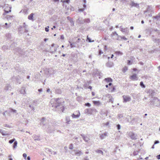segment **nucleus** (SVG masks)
<instances>
[{
	"instance_id": "f257e3e1",
	"label": "nucleus",
	"mask_w": 160,
	"mask_h": 160,
	"mask_svg": "<svg viewBox=\"0 0 160 160\" xmlns=\"http://www.w3.org/2000/svg\"><path fill=\"white\" fill-rule=\"evenodd\" d=\"M50 103L51 104H52V107H54L58 110H61L62 112H63L64 109L63 106L64 101L61 98H54L52 99Z\"/></svg>"
},
{
	"instance_id": "f03ea898",
	"label": "nucleus",
	"mask_w": 160,
	"mask_h": 160,
	"mask_svg": "<svg viewBox=\"0 0 160 160\" xmlns=\"http://www.w3.org/2000/svg\"><path fill=\"white\" fill-rule=\"evenodd\" d=\"M149 106L153 105L156 107L160 106V100L156 97H154L149 102Z\"/></svg>"
},
{
	"instance_id": "7ed1b4c3",
	"label": "nucleus",
	"mask_w": 160,
	"mask_h": 160,
	"mask_svg": "<svg viewBox=\"0 0 160 160\" xmlns=\"http://www.w3.org/2000/svg\"><path fill=\"white\" fill-rule=\"evenodd\" d=\"M14 53L19 55H24V52L23 51L21 50L19 48L17 47L14 49Z\"/></svg>"
},
{
	"instance_id": "20e7f679",
	"label": "nucleus",
	"mask_w": 160,
	"mask_h": 160,
	"mask_svg": "<svg viewBox=\"0 0 160 160\" xmlns=\"http://www.w3.org/2000/svg\"><path fill=\"white\" fill-rule=\"evenodd\" d=\"M123 98V102H129L131 100V98L130 96L128 95H124L122 96Z\"/></svg>"
},
{
	"instance_id": "39448f33",
	"label": "nucleus",
	"mask_w": 160,
	"mask_h": 160,
	"mask_svg": "<svg viewBox=\"0 0 160 160\" xmlns=\"http://www.w3.org/2000/svg\"><path fill=\"white\" fill-rule=\"evenodd\" d=\"M54 71L52 68H49L47 69L46 74L48 75H51L54 73Z\"/></svg>"
},
{
	"instance_id": "423d86ee",
	"label": "nucleus",
	"mask_w": 160,
	"mask_h": 160,
	"mask_svg": "<svg viewBox=\"0 0 160 160\" xmlns=\"http://www.w3.org/2000/svg\"><path fill=\"white\" fill-rule=\"evenodd\" d=\"M80 114L79 111H77L74 112L72 115V116L73 118H78L79 117Z\"/></svg>"
},
{
	"instance_id": "0eeeda50",
	"label": "nucleus",
	"mask_w": 160,
	"mask_h": 160,
	"mask_svg": "<svg viewBox=\"0 0 160 160\" xmlns=\"http://www.w3.org/2000/svg\"><path fill=\"white\" fill-rule=\"evenodd\" d=\"M19 32L20 33L22 34L24 32H28V30L26 29V28H22V27H20L18 28Z\"/></svg>"
},
{
	"instance_id": "6e6552de",
	"label": "nucleus",
	"mask_w": 160,
	"mask_h": 160,
	"mask_svg": "<svg viewBox=\"0 0 160 160\" xmlns=\"http://www.w3.org/2000/svg\"><path fill=\"white\" fill-rule=\"evenodd\" d=\"M129 136L132 139L136 140L137 138V135L132 132H130L129 133Z\"/></svg>"
},
{
	"instance_id": "1a4fd4ad",
	"label": "nucleus",
	"mask_w": 160,
	"mask_h": 160,
	"mask_svg": "<svg viewBox=\"0 0 160 160\" xmlns=\"http://www.w3.org/2000/svg\"><path fill=\"white\" fill-rule=\"evenodd\" d=\"M148 93L149 96L152 97L155 95V93L154 91L152 89H149L148 92Z\"/></svg>"
},
{
	"instance_id": "9d476101",
	"label": "nucleus",
	"mask_w": 160,
	"mask_h": 160,
	"mask_svg": "<svg viewBox=\"0 0 160 160\" xmlns=\"http://www.w3.org/2000/svg\"><path fill=\"white\" fill-rule=\"evenodd\" d=\"M130 78L132 80H138L137 75L135 73L131 76L130 77Z\"/></svg>"
},
{
	"instance_id": "9b49d317",
	"label": "nucleus",
	"mask_w": 160,
	"mask_h": 160,
	"mask_svg": "<svg viewBox=\"0 0 160 160\" xmlns=\"http://www.w3.org/2000/svg\"><path fill=\"white\" fill-rule=\"evenodd\" d=\"M151 12H153V10L152 7L148 6L147 8V10L144 11V13L146 12H148V13H149Z\"/></svg>"
},
{
	"instance_id": "f8f14e48",
	"label": "nucleus",
	"mask_w": 160,
	"mask_h": 160,
	"mask_svg": "<svg viewBox=\"0 0 160 160\" xmlns=\"http://www.w3.org/2000/svg\"><path fill=\"white\" fill-rule=\"evenodd\" d=\"M120 31L125 34L128 35L129 32L128 29V28H122V29H120Z\"/></svg>"
},
{
	"instance_id": "ddd939ff",
	"label": "nucleus",
	"mask_w": 160,
	"mask_h": 160,
	"mask_svg": "<svg viewBox=\"0 0 160 160\" xmlns=\"http://www.w3.org/2000/svg\"><path fill=\"white\" fill-rule=\"evenodd\" d=\"M82 136L83 139L86 142H88L89 140V138L86 136H85L84 134H81L80 135Z\"/></svg>"
},
{
	"instance_id": "4468645a",
	"label": "nucleus",
	"mask_w": 160,
	"mask_h": 160,
	"mask_svg": "<svg viewBox=\"0 0 160 160\" xmlns=\"http://www.w3.org/2000/svg\"><path fill=\"white\" fill-rule=\"evenodd\" d=\"M77 22L80 24H83L84 23V19H82V18L79 17L78 19L77 20Z\"/></svg>"
},
{
	"instance_id": "2eb2a0df",
	"label": "nucleus",
	"mask_w": 160,
	"mask_h": 160,
	"mask_svg": "<svg viewBox=\"0 0 160 160\" xmlns=\"http://www.w3.org/2000/svg\"><path fill=\"white\" fill-rule=\"evenodd\" d=\"M12 88L10 84H6L5 88L4 90L6 91L11 90Z\"/></svg>"
},
{
	"instance_id": "dca6fc26",
	"label": "nucleus",
	"mask_w": 160,
	"mask_h": 160,
	"mask_svg": "<svg viewBox=\"0 0 160 160\" xmlns=\"http://www.w3.org/2000/svg\"><path fill=\"white\" fill-rule=\"evenodd\" d=\"M73 151L75 152V154L78 156H80L82 154V153L80 151L75 150H73Z\"/></svg>"
},
{
	"instance_id": "f3484780",
	"label": "nucleus",
	"mask_w": 160,
	"mask_h": 160,
	"mask_svg": "<svg viewBox=\"0 0 160 160\" xmlns=\"http://www.w3.org/2000/svg\"><path fill=\"white\" fill-rule=\"evenodd\" d=\"M46 151L48 152H50L51 154L55 155L57 154V152H56L52 151L51 150L48 148H46Z\"/></svg>"
},
{
	"instance_id": "a211bd4d",
	"label": "nucleus",
	"mask_w": 160,
	"mask_h": 160,
	"mask_svg": "<svg viewBox=\"0 0 160 160\" xmlns=\"http://www.w3.org/2000/svg\"><path fill=\"white\" fill-rule=\"evenodd\" d=\"M85 112L88 114H91L92 113L91 111V108H88L85 109Z\"/></svg>"
},
{
	"instance_id": "6ab92c4d",
	"label": "nucleus",
	"mask_w": 160,
	"mask_h": 160,
	"mask_svg": "<svg viewBox=\"0 0 160 160\" xmlns=\"http://www.w3.org/2000/svg\"><path fill=\"white\" fill-rule=\"evenodd\" d=\"M70 44V47L71 48H72L73 47H78V44H77L75 43H72L70 42H69Z\"/></svg>"
},
{
	"instance_id": "aec40b11",
	"label": "nucleus",
	"mask_w": 160,
	"mask_h": 160,
	"mask_svg": "<svg viewBox=\"0 0 160 160\" xmlns=\"http://www.w3.org/2000/svg\"><path fill=\"white\" fill-rule=\"evenodd\" d=\"M130 5L132 7H135L137 8H139V7L138 4L137 3H135L134 2H132Z\"/></svg>"
},
{
	"instance_id": "412c9836",
	"label": "nucleus",
	"mask_w": 160,
	"mask_h": 160,
	"mask_svg": "<svg viewBox=\"0 0 160 160\" xmlns=\"http://www.w3.org/2000/svg\"><path fill=\"white\" fill-rule=\"evenodd\" d=\"M106 65L107 67L111 68L113 66V64L112 62H108L106 63Z\"/></svg>"
},
{
	"instance_id": "4be33fe9",
	"label": "nucleus",
	"mask_w": 160,
	"mask_h": 160,
	"mask_svg": "<svg viewBox=\"0 0 160 160\" xmlns=\"http://www.w3.org/2000/svg\"><path fill=\"white\" fill-rule=\"evenodd\" d=\"M107 132H106L104 134H102L100 136V138L102 139L104 138L107 136Z\"/></svg>"
},
{
	"instance_id": "5701e85b",
	"label": "nucleus",
	"mask_w": 160,
	"mask_h": 160,
	"mask_svg": "<svg viewBox=\"0 0 160 160\" xmlns=\"http://www.w3.org/2000/svg\"><path fill=\"white\" fill-rule=\"evenodd\" d=\"M104 81H105L107 83H108L109 82H112V79L110 78H105L104 79Z\"/></svg>"
},
{
	"instance_id": "b1692460",
	"label": "nucleus",
	"mask_w": 160,
	"mask_h": 160,
	"mask_svg": "<svg viewBox=\"0 0 160 160\" xmlns=\"http://www.w3.org/2000/svg\"><path fill=\"white\" fill-rule=\"evenodd\" d=\"M21 93L23 94H25L26 93V91H25V88L24 87H22L20 91Z\"/></svg>"
},
{
	"instance_id": "393cba45",
	"label": "nucleus",
	"mask_w": 160,
	"mask_h": 160,
	"mask_svg": "<svg viewBox=\"0 0 160 160\" xmlns=\"http://www.w3.org/2000/svg\"><path fill=\"white\" fill-rule=\"evenodd\" d=\"M34 15V14L33 13H31L30 15H29L28 17V18L30 20H32L33 21V16Z\"/></svg>"
},
{
	"instance_id": "a878e982",
	"label": "nucleus",
	"mask_w": 160,
	"mask_h": 160,
	"mask_svg": "<svg viewBox=\"0 0 160 160\" xmlns=\"http://www.w3.org/2000/svg\"><path fill=\"white\" fill-rule=\"evenodd\" d=\"M9 109L10 110V112H12L13 113H17V114H18V113H17V111L16 110L13 109L11 108H10Z\"/></svg>"
},
{
	"instance_id": "bb28decb",
	"label": "nucleus",
	"mask_w": 160,
	"mask_h": 160,
	"mask_svg": "<svg viewBox=\"0 0 160 160\" xmlns=\"http://www.w3.org/2000/svg\"><path fill=\"white\" fill-rule=\"evenodd\" d=\"M55 92L56 93L61 94L62 93V91L59 89H56Z\"/></svg>"
},
{
	"instance_id": "cd10ccee",
	"label": "nucleus",
	"mask_w": 160,
	"mask_h": 160,
	"mask_svg": "<svg viewBox=\"0 0 160 160\" xmlns=\"http://www.w3.org/2000/svg\"><path fill=\"white\" fill-rule=\"evenodd\" d=\"M137 118H132V119L131 120V121L130 122V123H131L132 124H133L136 121Z\"/></svg>"
},
{
	"instance_id": "c85d7f7f",
	"label": "nucleus",
	"mask_w": 160,
	"mask_h": 160,
	"mask_svg": "<svg viewBox=\"0 0 160 160\" xmlns=\"http://www.w3.org/2000/svg\"><path fill=\"white\" fill-rule=\"evenodd\" d=\"M0 133H1L3 136L8 135L9 134V133H4L2 129H0Z\"/></svg>"
},
{
	"instance_id": "c756f323",
	"label": "nucleus",
	"mask_w": 160,
	"mask_h": 160,
	"mask_svg": "<svg viewBox=\"0 0 160 160\" xmlns=\"http://www.w3.org/2000/svg\"><path fill=\"white\" fill-rule=\"evenodd\" d=\"M66 121L67 123L69 124V122L70 121L69 117H66Z\"/></svg>"
},
{
	"instance_id": "7c9ffc66",
	"label": "nucleus",
	"mask_w": 160,
	"mask_h": 160,
	"mask_svg": "<svg viewBox=\"0 0 160 160\" xmlns=\"http://www.w3.org/2000/svg\"><path fill=\"white\" fill-rule=\"evenodd\" d=\"M11 24V23H10L8 24L7 23H5L4 25L3 26L5 28H9L10 26V25Z\"/></svg>"
},
{
	"instance_id": "2f4dec72",
	"label": "nucleus",
	"mask_w": 160,
	"mask_h": 160,
	"mask_svg": "<svg viewBox=\"0 0 160 160\" xmlns=\"http://www.w3.org/2000/svg\"><path fill=\"white\" fill-rule=\"evenodd\" d=\"M115 53L117 55H122L123 54V53L120 51H116Z\"/></svg>"
},
{
	"instance_id": "473e14b6",
	"label": "nucleus",
	"mask_w": 160,
	"mask_h": 160,
	"mask_svg": "<svg viewBox=\"0 0 160 160\" xmlns=\"http://www.w3.org/2000/svg\"><path fill=\"white\" fill-rule=\"evenodd\" d=\"M96 152L98 153L101 154L102 155H103V152L101 150H97L96 151Z\"/></svg>"
},
{
	"instance_id": "72a5a7b5",
	"label": "nucleus",
	"mask_w": 160,
	"mask_h": 160,
	"mask_svg": "<svg viewBox=\"0 0 160 160\" xmlns=\"http://www.w3.org/2000/svg\"><path fill=\"white\" fill-rule=\"evenodd\" d=\"M17 141H15L14 142L13 148L14 149L17 146Z\"/></svg>"
},
{
	"instance_id": "f704fd0d",
	"label": "nucleus",
	"mask_w": 160,
	"mask_h": 160,
	"mask_svg": "<svg viewBox=\"0 0 160 160\" xmlns=\"http://www.w3.org/2000/svg\"><path fill=\"white\" fill-rule=\"evenodd\" d=\"M67 19L68 20H69L70 22H72V24H73V25H74V22L72 21V19L69 16H68L67 17Z\"/></svg>"
},
{
	"instance_id": "c9c22d12",
	"label": "nucleus",
	"mask_w": 160,
	"mask_h": 160,
	"mask_svg": "<svg viewBox=\"0 0 160 160\" xmlns=\"http://www.w3.org/2000/svg\"><path fill=\"white\" fill-rule=\"evenodd\" d=\"M84 22L87 23H89L90 22V20L89 18H87L85 19H84Z\"/></svg>"
},
{
	"instance_id": "e433bc0d",
	"label": "nucleus",
	"mask_w": 160,
	"mask_h": 160,
	"mask_svg": "<svg viewBox=\"0 0 160 160\" xmlns=\"http://www.w3.org/2000/svg\"><path fill=\"white\" fill-rule=\"evenodd\" d=\"M140 86L141 87H142V88H145V85L144 84H143V82H140Z\"/></svg>"
},
{
	"instance_id": "4c0bfd02",
	"label": "nucleus",
	"mask_w": 160,
	"mask_h": 160,
	"mask_svg": "<svg viewBox=\"0 0 160 160\" xmlns=\"http://www.w3.org/2000/svg\"><path fill=\"white\" fill-rule=\"evenodd\" d=\"M44 120H45V118L44 117L42 118L41 120V124L42 125H43L44 126L45 125V124L44 122Z\"/></svg>"
},
{
	"instance_id": "58836bf2",
	"label": "nucleus",
	"mask_w": 160,
	"mask_h": 160,
	"mask_svg": "<svg viewBox=\"0 0 160 160\" xmlns=\"http://www.w3.org/2000/svg\"><path fill=\"white\" fill-rule=\"evenodd\" d=\"M93 103L95 105H99L100 104V102L99 101H93Z\"/></svg>"
},
{
	"instance_id": "ea45409f",
	"label": "nucleus",
	"mask_w": 160,
	"mask_h": 160,
	"mask_svg": "<svg viewBox=\"0 0 160 160\" xmlns=\"http://www.w3.org/2000/svg\"><path fill=\"white\" fill-rule=\"evenodd\" d=\"M117 36L118 38L117 40H121L122 39V36H119L118 35Z\"/></svg>"
},
{
	"instance_id": "a19ab883",
	"label": "nucleus",
	"mask_w": 160,
	"mask_h": 160,
	"mask_svg": "<svg viewBox=\"0 0 160 160\" xmlns=\"http://www.w3.org/2000/svg\"><path fill=\"white\" fill-rule=\"evenodd\" d=\"M33 138H34L35 140L39 141L40 140V139L36 135L33 136Z\"/></svg>"
},
{
	"instance_id": "79ce46f5",
	"label": "nucleus",
	"mask_w": 160,
	"mask_h": 160,
	"mask_svg": "<svg viewBox=\"0 0 160 160\" xmlns=\"http://www.w3.org/2000/svg\"><path fill=\"white\" fill-rule=\"evenodd\" d=\"M153 18H155L157 19V20H158L160 18V15H158L155 16H154L153 17Z\"/></svg>"
},
{
	"instance_id": "37998d69",
	"label": "nucleus",
	"mask_w": 160,
	"mask_h": 160,
	"mask_svg": "<svg viewBox=\"0 0 160 160\" xmlns=\"http://www.w3.org/2000/svg\"><path fill=\"white\" fill-rule=\"evenodd\" d=\"M69 148L70 149H72L73 148V145L71 143L70 144L69 147Z\"/></svg>"
},
{
	"instance_id": "c03bdc74",
	"label": "nucleus",
	"mask_w": 160,
	"mask_h": 160,
	"mask_svg": "<svg viewBox=\"0 0 160 160\" xmlns=\"http://www.w3.org/2000/svg\"><path fill=\"white\" fill-rule=\"evenodd\" d=\"M15 140V138H13L12 139L10 140L9 141V142L11 144L13 143V142H14Z\"/></svg>"
},
{
	"instance_id": "a18cd8bd",
	"label": "nucleus",
	"mask_w": 160,
	"mask_h": 160,
	"mask_svg": "<svg viewBox=\"0 0 160 160\" xmlns=\"http://www.w3.org/2000/svg\"><path fill=\"white\" fill-rule=\"evenodd\" d=\"M91 111H92V113L93 112H98V111L95 108H91Z\"/></svg>"
},
{
	"instance_id": "49530a36",
	"label": "nucleus",
	"mask_w": 160,
	"mask_h": 160,
	"mask_svg": "<svg viewBox=\"0 0 160 160\" xmlns=\"http://www.w3.org/2000/svg\"><path fill=\"white\" fill-rule=\"evenodd\" d=\"M29 107L31 109H32V110L33 111H34V108L32 106V104L29 105Z\"/></svg>"
},
{
	"instance_id": "de8ad7c7",
	"label": "nucleus",
	"mask_w": 160,
	"mask_h": 160,
	"mask_svg": "<svg viewBox=\"0 0 160 160\" xmlns=\"http://www.w3.org/2000/svg\"><path fill=\"white\" fill-rule=\"evenodd\" d=\"M85 105L88 107H90L91 106V104L87 102L85 104Z\"/></svg>"
},
{
	"instance_id": "09e8293b",
	"label": "nucleus",
	"mask_w": 160,
	"mask_h": 160,
	"mask_svg": "<svg viewBox=\"0 0 160 160\" xmlns=\"http://www.w3.org/2000/svg\"><path fill=\"white\" fill-rule=\"evenodd\" d=\"M6 36L8 38H9L11 37V34L10 33L7 34H6Z\"/></svg>"
},
{
	"instance_id": "8fccbe9b",
	"label": "nucleus",
	"mask_w": 160,
	"mask_h": 160,
	"mask_svg": "<svg viewBox=\"0 0 160 160\" xmlns=\"http://www.w3.org/2000/svg\"><path fill=\"white\" fill-rule=\"evenodd\" d=\"M128 70V68L127 67H124L123 69V72H125Z\"/></svg>"
},
{
	"instance_id": "3c124183",
	"label": "nucleus",
	"mask_w": 160,
	"mask_h": 160,
	"mask_svg": "<svg viewBox=\"0 0 160 160\" xmlns=\"http://www.w3.org/2000/svg\"><path fill=\"white\" fill-rule=\"evenodd\" d=\"M23 26L22 28H26V29H27V26L26 24L24 22L23 23Z\"/></svg>"
},
{
	"instance_id": "603ef678",
	"label": "nucleus",
	"mask_w": 160,
	"mask_h": 160,
	"mask_svg": "<svg viewBox=\"0 0 160 160\" xmlns=\"http://www.w3.org/2000/svg\"><path fill=\"white\" fill-rule=\"evenodd\" d=\"M122 117H123V115L122 114H120L118 115V117L119 119L121 118Z\"/></svg>"
},
{
	"instance_id": "864d4df0",
	"label": "nucleus",
	"mask_w": 160,
	"mask_h": 160,
	"mask_svg": "<svg viewBox=\"0 0 160 160\" xmlns=\"http://www.w3.org/2000/svg\"><path fill=\"white\" fill-rule=\"evenodd\" d=\"M117 128L118 130H119L121 128V126L120 124H118L117 126Z\"/></svg>"
},
{
	"instance_id": "5fc2aeb1",
	"label": "nucleus",
	"mask_w": 160,
	"mask_h": 160,
	"mask_svg": "<svg viewBox=\"0 0 160 160\" xmlns=\"http://www.w3.org/2000/svg\"><path fill=\"white\" fill-rule=\"evenodd\" d=\"M114 99L112 97L109 100V102H111L112 103L113 102Z\"/></svg>"
},
{
	"instance_id": "6e6d98bb",
	"label": "nucleus",
	"mask_w": 160,
	"mask_h": 160,
	"mask_svg": "<svg viewBox=\"0 0 160 160\" xmlns=\"http://www.w3.org/2000/svg\"><path fill=\"white\" fill-rule=\"evenodd\" d=\"M70 2V0H65L64 1L63 3L66 2L68 4Z\"/></svg>"
},
{
	"instance_id": "4d7b16f0",
	"label": "nucleus",
	"mask_w": 160,
	"mask_h": 160,
	"mask_svg": "<svg viewBox=\"0 0 160 160\" xmlns=\"http://www.w3.org/2000/svg\"><path fill=\"white\" fill-rule=\"evenodd\" d=\"M49 26H47V27L45 28V30L46 32H48L49 31Z\"/></svg>"
},
{
	"instance_id": "13d9d810",
	"label": "nucleus",
	"mask_w": 160,
	"mask_h": 160,
	"mask_svg": "<svg viewBox=\"0 0 160 160\" xmlns=\"http://www.w3.org/2000/svg\"><path fill=\"white\" fill-rule=\"evenodd\" d=\"M27 155L25 153L23 154V157L25 159H26V158L27 157Z\"/></svg>"
},
{
	"instance_id": "bf43d9fd",
	"label": "nucleus",
	"mask_w": 160,
	"mask_h": 160,
	"mask_svg": "<svg viewBox=\"0 0 160 160\" xmlns=\"http://www.w3.org/2000/svg\"><path fill=\"white\" fill-rule=\"evenodd\" d=\"M81 39L80 38H78V40L76 41V42H75L76 44H78V43H79V41Z\"/></svg>"
},
{
	"instance_id": "052dcab7",
	"label": "nucleus",
	"mask_w": 160,
	"mask_h": 160,
	"mask_svg": "<svg viewBox=\"0 0 160 160\" xmlns=\"http://www.w3.org/2000/svg\"><path fill=\"white\" fill-rule=\"evenodd\" d=\"M84 9L83 8H81L78 9V11L80 12H82L84 11Z\"/></svg>"
},
{
	"instance_id": "680f3d73",
	"label": "nucleus",
	"mask_w": 160,
	"mask_h": 160,
	"mask_svg": "<svg viewBox=\"0 0 160 160\" xmlns=\"http://www.w3.org/2000/svg\"><path fill=\"white\" fill-rule=\"evenodd\" d=\"M103 52L101 50H99V54L101 55L102 54Z\"/></svg>"
},
{
	"instance_id": "e2e57ef3",
	"label": "nucleus",
	"mask_w": 160,
	"mask_h": 160,
	"mask_svg": "<svg viewBox=\"0 0 160 160\" xmlns=\"http://www.w3.org/2000/svg\"><path fill=\"white\" fill-rule=\"evenodd\" d=\"M3 126H4L5 127H8V128L10 127V126L9 125H8L7 124H4V125Z\"/></svg>"
},
{
	"instance_id": "0e129e2a",
	"label": "nucleus",
	"mask_w": 160,
	"mask_h": 160,
	"mask_svg": "<svg viewBox=\"0 0 160 160\" xmlns=\"http://www.w3.org/2000/svg\"><path fill=\"white\" fill-rule=\"evenodd\" d=\"M60 38L61 39H64V36L63 35H61L60 36Z\"/></svg>"
},
{
	"instance_id": "69168bd1",
	"label": "nucleus",
	"mask_w": 160,
	"mask_h": 160,
	"mask_svg": "<svg viewBox=\"0 0 160 160\" xmlns=\"http://www.w3.org/2000/svg\"><path fill=\"white\" fill-rule=\"evenodd\" d=\"M159 141L158 140H156L154 142V144H158L159 143Z\"/></svg>"
},
{
	"instance_id": "338daca9",
	"label": "nucleus",
	"mask_w": 160,
	"mask_h": 160,
	"mask_svg": "<svg viewBox=\"0 0 160 160\" xmlns=\"http://www.w3.org/2000/svg\"><path fill=\"white\" fill-rule=\"evenodd\" d=\"M122 39L125 40H127L128 39L127 38H125L124 36H122Z\"/></svg>"
},
{
	"instance_id": "774afa93",
	"label": "nucleus",
	"mask_w": 160,
	"mask_h": 160,
	"mask_svg": "<svg viewBox=\"0 0 160 160\" xmlns=\"http://www.w3.org/2000/svg\"><path fill=\"white\" fill-rule=\"evenodd\" d=\"M157 159H160V154H159V155H157Z\"/></svg>"
}]
</instances>
